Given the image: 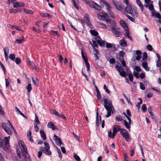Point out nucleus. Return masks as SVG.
<instances>
[{
    "label": "nucleus",
    "mask_w": 161,
    "mask_h": 161,
    "mask_svg": "<svg viewBox=\"0 0 161 161\" xmlns=\"http://www.w3.org/2000/svg\"><path fill=\"white\" fill-rule=\"evenodd\" d=\"M119 43L121 46L125 47L127 46V42L124 37H123L122 39L119 41Z\"/></svg>",
    "instance_id": "nucleus-16"
},
{
    "label": "nucleus",
    "mask_w": 161,
    "mask_h": 161,
    "mask_svg": "<svg viewBox=\"0 0 161 161\" xmlns=\"http://www.w3.org/2000/svg\"><path fill=\"white\" fill-rule=\"evenodd\" d=\"M19 2H16L14 3L13 7L14 8H17L19 7Z\"/></svg>",
    "instance_id": "nucleus-64"
},
{
    "label": "nucleus",
    "mask_w": 161,
    "mask_h": 161,
    "mask_svg": "<svg viewBox=\"0 0 161 161\" xmlns=\"http://www.w3.org/2000/svg\"><path fill=\"white\" fill-rule=\"evenodd\" d=\"M40 133L41 134V136L42 139L45 140L46 139V137L44 131L42 130H41L40 131Z\"/></svg>",
    "instance_id": "nucleus-22"
},
{
    "label": "nucleus",
    "mask_w": 161,
    "mask_h": 161,
    "mask_svg": "<svg viewBox=\"0 0 161 161\" xmlns=\"http://www.w3.org/2000/svg\"><path fill=\"white\" fill-rule=\"evenodd\" d=\"M27 135L29 140L31 142H33V140L31 136V132L30 130H29L27 132Z\"/></svg>",
    "instance_id": "nucleus-19"
},
{
    "label": "nucleus",
    "mask_w": 161,
    "mask_h": 161,
    "mask_svg": "<svg viewBox=\"0 0 161 161\" xmlns=\"http://www.w3.org/2000/svg\"><path fill=\"white\" fill-rule=\"evenodd\" d=\"M93 44L91 42H89V43L92 45V47L94 48H95V47H98V43H97V41L94 40L92 41Z\"/></svg>",
    "instance_id": "nucleus-31"
},
{
    "label": "nucleus",
    "mask_w": 161,
    "mask_h": 161,
    "mask_svg": "<svg viewBox=\"0 0 161 161\" xmlns=\"http://www.w3.org/2000/svg\"><path fill=\"white\" fill-rule=\"evenodd\" d=\"M50 33L52 35H54L56 34L58 37L59 36V35L57 33V32L56 31L51 30L50 31Z\"/></svg>",
    "instance_id": "nucleus-56"
},
{
    "label": "nucleus",
    "mask_w": 161,
    "mask_h": 161,
    "mask_svg": "<svg viewBox=\"0 0 161 161\" xmlns=\"http://www.w3.org/2000/svg\"><path fill=\"white\" fill-rule=\"evenodd\" d=\"M89 4L91 7L98 10H100L101 9V7L94 2L91 1L90 2Z\"/></svg>",
    "instance_id": "nucleus-10"
},
{
    "label": "nucleus",
    "mask_w": 161,
    "mask_h": 161,
    "mask_svg": "<svg viewBox=\"0 0 161 161\" xmlns=\"http://www.w3.org/2000/svg\"><path fill=\"white\" fill-rule=\"evenodd\" d=\"M24 11L26 14H31L32 13V11L27 9H26L25 8L23 9Z\"/></svg>",
    "instance_id": "nucleus-53"
},
{
    "label": "nucleus",
    "mask_w": 161,
    "mask_h": 161,
    "mask_svg": "<svg viewBox=\"0 0 161 161\" xmlns=\"http://www.w3.org/2000/svg\"><path fill=\"white\" fill-rule=\"evenodd\" d=\"M124 123L126 128L130 130V125L131 124H130L129 123H128L125 120H124Z\"/></svg>",
    "instance_id": "nucleus-33"
},
{
    "label": "nucleus",
    "mask_w": 161,
    "mask_h": 161,
    "mask_svg": "<svg viewBox=\"0 0 161 161\" xmlns=\"http://www.w3.org/2000/svg\"><path fill=\"white\" fill-rule=\"evenodd\" d=\"M142 63V67L144 68L146 70L148 71L149 70V69L148 67L147 63L146 62L144 61Z\"/></svg>",
    "instance_id": "nucleus-21"
},
{
    "label": "nucleus",
    "mask_w": 161,
    "mask_h": 161,
    "mask_svg": "<svg viewBox=\"0 0 161 161\" xmlns=\"http://www.w3.org/2000/svg\"><path fill=\"white\" fill-rule=\"evenodd\" d=\"M14 61L17 64H19L21 63V60L20 59L17 57L15 58V59H14Z\"/></svg>",
    "instance_id": "nucleus-45"
},
{
    "label": "nucleus",
    "mask_w": 161,
    "mask_h": 161,
    "mask_svg": "<svg viewBox=\"0 0 161 161\" xmlns=\"http://www.w3.org/2000/svg\"><path fill=\"white\" fill-rule=\"evenodd\" d=\"M34 121L35 122V124L39 125L40 124V122L38 120V117L36 114H35V117Z\"/></svg>",
    "instance_id": "nucleus-39"
},
{
    "label": "nucleus",
    "mask_w": 161,
    "mask_h": 161,
    "mask_svg": "<svg viewBox=\"0 0 161 161\" xmlns=\"http://www.w3.org/2000/svg\"><path fill=\"white\" fill-rule=\"evenodd\" d=\"M5 56H8L9 48L8 47H5L3 49Z\"/></svg>",
    "instance_id": "nucleus-32"
},
{
    "label": "nucleus",
    "mask_w": 161,
    "mask_h": 161,
    "mask_svg": "<svg viewBox=\"0 0 161 161\" xmlns=\"http://www.w3.org/2000/svg\"><path fill=\"white\" fill-rule=\"evenodd\" d=\"M85 63L87 68V71H89L90 69V65L88 63V60H86V61H85Z\"/></svg>",
    "instance_id": "nucleus-38"
},
{
    "label": "nucleus",
    "mask_w": 161,
    "mask_h": 161,
    "mask_svg": "<svg viewBox=\"0 0 161 161\" xmlns=\"http://www.w3.org/2000/svg\"><path fill=\"white\" fill-rule=\"evenodd\" d=\"M97 42L99 45L101 47H104L105 46L104 42L103 40H97Z\"/></svg>",
    "instance_id": "nucleus-28"
},
{
    "label": "nucleus",
    "mask_w": 161,
    "mask_h": 161,
    "mask_svg": "<svg viewBox=\"0 0 161 161\" xmlns=\"http://www.w3.org/2000/svg\"><path fill=\"white\" fill-rule=\"evenodd\" d=\"M133 7L130 4L126 5V7L125 8V11L127 13L130 14L132 17L135 16L133 12Z\"/></svg>",
    "instance_id": "nucleus-7"
},
{
    "label": "nucleus",
    "mask_w": 161,
    "mask_h": 161,
    "mask_svg": "<svg viewBox=\"0 0 161 161\" xmlns=\"http://www.w3.org/2000/svg\"><path fill=\"white\" fill-rule=\"evenodd\" d=\"M86 24L87 26H89L91 28H92L93 26L91 22H90V20H88L86 22Z\"/></svg>",
    "instance_id": "nucleus-47"
},
{
    "label": "nucleus",
    "mask_w": 161,
    "mask_h": 161,
    "mask_svg": "<svg viewBox=\"0 0 161 161\" xmlns=\"http://www.w3.org/2000/svg\"><path fill=\"white\" fill-rule=\"evenodd\" d=\"M89 19H90L89 15L86 13L85 14L83 19V21L85 23H86V22L88 20H90Z\"/></svg>",
    "instance_id": "nucleus-29"
},
{
    "label": "nucleus",
    "mask_w": 161,
    "mask_h": 161,
    "mask_svg": "<svg viewBox=\"0 0 161 161\" xmlns=\"http://www.w3.org/2000/svg\"><path fill=\"white\" fill-rule=\"evenodd\" d=\"M33 30L35 31L36 32L38 33H40L41 32V31L38 29H37L35 28L34 27H32Z\"/></svg>",
    "instance_id": "nucleus-55"
},
{
    "label": "nucleus",
    "mask_w": 161,
    "mask_h": 161,
    "mask_svg": "<svg viewBox=\"0 0 161 161\" xmlns=\"http://www.w3.org/2000/svg\"><path fill=\"white\" fill-rule=\"evenodd\" d=\"M147 48L150 51H152L153 49V48L152 45L150 44H148L147 46Z\"/></svg>",
    "instance_id": "nucleus-54"
},
{
    "label": "nucleus",
    "mask_w": 161,
    "mask_h": 161,
    "mask_svg": "<svg viewBox=\"0 0 161 161\" xmlns=\"http://www.w3.org/2000/svg\"><path fill=\"white\" fill-rule=\"evenodd\" d=\"M108 136L109 137L113 139L114 138L115 136V135L114 134V133H113V134H112V132L111 130L109 131L108 132Z\"/></svg>",
    "instance_id": "nucleus-40"
},
{
    "label": "nucleus",
    "mask_w": 161,
    "mask_h": 161,
    "mask_svg": "<svg viewBox=\"0 0 161 161\" xmlns=\"http://www.w3.org/2000/svg\"><path fill=\"white\" fill-rule=\"evenodd\" d=\"M37 125V124H34L35 130L36 131V132H38V131L39 130L38 127Z\"/></svg>",
    "instance_id": "nucleus-62"
},
{
    "label": "nucleus",
    "mask_w": 161,
    "mask_h": 161,
    "mask_svg": "<svg viewBox=\"0 0 161 161\" xmlns=\"http://www.w3.org/2000/svg\"><path fill=\"white\" fill-rule=\"evenodd\" d=\"M120 23L121 25V26L122 27L125 28V27H126L128 29V28L127 26V24H126V23L125 22V21L123 20H121L120 21Z\"/></svg>",
    "instance_id": "nucleus-37"
},
{
    "label": "nucleus",
    "mask_w": 161,
    "mask_h": 161,
    "mask_svg": "<svg viewBox=\"0 0 161 161\" xmlns=\"http://www.w3.org/2000/svg\"><path fill=\"white\" fill-rule=\"evenodd\" d=\"M106 47L107 48H110L112 47V45L109 43L107 42L106 45Z\"/></svg>",
    "instance_id": "nucleus-61"
},
{
    "label": "nucleus",
    "mask_w": 161,
    "mask_h": 161,
    "mask_svg": "<svg viewBox=\"0 0 161 161\" xmlns=\"http://www.w3.org/2000/svg\"><path fill=\"white\" fill-rule=\"evenodd\" d=\"M90 33L92 35L95 36H97L98 35V32L94 30H90Z\"/></svg>",
    "instance_id": "nucleus-27"
},
{
    "label": "nucleus",
    "mask_w": 161,
    "mask_h": 161,
    "mask_svg": "<svg viewBox=\"0 0 161 161\" xmlns=\"http://www.w3.org/2000/svg\"><path fill=\"white\" fill-rule=\"evenodd\" d=\"M103 88L105 90L106 92L108 94H110V91L109 90L108 88L107 87L106 85H104L103 86Z\"/></svg>",
    "instance_id": "nucleus-50"
},
{
    "label": "nucleus",
    "mask_w": 161,
    "mask_h": 161,
    "mask_svg": "<svg viewBox=\"0 0 161 161\" xmlns=\"http://www.w3.org/2000/svg\"><path fill=\"white\" fill-rule=\"evenodd\" d=\"M24 40V37L23 36H22L21 38L17 39L15 42V43L20 44Z\"/></svg>",
    "instance_id": "nucleus-26"
},
{
    "label": "nucleus",
    "mask_w": 161,
    "mask_h": 161,
    "mask_svg": "<svg viewBox=\"0 0 161 161\" xmlns=\"http://www.w3.org/2000/svg\"><path fill=\"white\" fill-rule=\"evenodd\" d=\"M115 68L118 71L119 73L121 76L124 77H125L127 75L126 74L124 71V68L122 67L121 66L116 65H115Z\"/></svg>",
    "instance_id": "nucleus-5"
},
{
    "label": "nucleus",
    "mask_w": 161,
    "mask_h": 161,
    "mask_svg": "<svg viewBox=\"0 0 161 161\" xmlns=\"http://www.w3.org/2000/svg\"><path fill=\"white\" fill-rule=\"evenodd\" d=\"M33 84L36 86H38L39 81L37 78L35 80L33 77L32 78Z\"/></svg>",
    "instance_id": "nucleus-23"
},
{
    "label": "nucleus",
    "mask_w": 161,
    "mask_h": 161,
    "mask_svg": "<svg viewBox=\"0 0 161 161\" xmlns=\"http://www.w3.org/2000/svg\"><path fill=\"white\" fill-rule=\"evenodd\" d=\"M10 13H15L18 12H20L21 11V9H9Z\"/></svg>",
    "instance_id": "nucleus-24"
},
{
    "label": "nucleus",
    "mask_w": 161,
    "mask_h": 161,
    "mask_svg": "<svg viewBox=\"0 0 161 161\" xmlns=\"http://www.w3.org/2000/svg\"><path fill=\"white\" fill-rule=\"evenodd\" d=\"M10 138V136H8V137L6 136L4 137V140H3V149H5V147H7V146L8 144L9 143V140Z\"/></svg>",
    "instance_id": "nucleus-15"
},
{
    "label": "nucleus",
    "mask_w": 161,
    "mask_h": 161,
    "mask_svg": "<svg viewBox=\"0 0 161 161\" xmlns=\"http://www.w3.org/2000/svg\"><path fill=\"white\" fill-rule=\"evenodd\" d=\"M98 109L97 108L96 111V125L98 127L99 126L100 122H101V116H99L100 119L98 118Z\"/></svg>",
    "instance_id": "nucleus-14"
},
{
    "label": "nucleus",
    "mask_w": 161,
    "mask_h": 161,
    "mask_svg": "<svg viewBox=\"0 0 161 161\" xmlns=\"http://www.w3.org/2000/svg\"><path fill=\"white\" fill-rule=\"evenodd\" d=\"M115 119L117 121H121L123 120L122 117L120 115H119L118 116H116L115 117Z\"/></svg>",
    "instance_id": "nucleus-42"
},
{
    "label": "nucleus",
    "mask_w": 161,
    "mask_h": 161,
    "mask_svg": "<svg viewBox=\"0 0 161 161\" xmlns=\"http://www.w3.org/2000/svg\"><path fill=\"white\" fill-rule=\"evenodd\" d=\"M108 17V14L106 13H103L102 14H100L98 16V17L99 18L100 17L101 18H104L106 22L107 23H111L112 22V23L114 25H115L116 23V22L113 20H112L111 19H108L107 18Z\"/></svg>",
    "instance_id": "nucleus-4"
},
{
    "label": "nucleus",
    "mask_w": 161,
    "mask_h": 161,
    "mask_svg": "<svg viewBox=\"0 0 161 161\" xmlns=\"http://www.w3.org/2000/svg\"><path fill=\"white\" fill-rule=\"evenodd\" d=\"M40 15L42 17L50 18L51 17L50 14L48 13H41Z\"/></svg>",
    "instance_id": "nucleus-25"
},
{
    "label": "nucleus",
    "mask_w": 161,
    "mask_h": 161,
    "mask_svg": "<svg viewBox=\"0 0 161 161\" xmlns=\"http://www.w3.org/2000/svg\"><path fill=\"white\" fill-rule=\"evenodd\" d=\"M73 3V5L77 10L79 9V7L76 4V3L78 1V0H72Z\"/></svg>",
    "instance_id": "nucleus-30"
},
{
    "label": "nucleus",
    "mask_w": 161,
    "mask_h": 161,
    "mask_svg": "<svg viewBox=\"0 0 161 161\" xmlns=\"http://www.w3.org/2000/svg\"><path fill=\"white\" fill-rule=\"evenodd\" d=\"M126 16L127 17V18L130 20L131 21L134 22L135 21V19L131 17L130 15L126 14Z\"/></svg>",
    "instance_id": "nucleus-57"
},
{
    "label": "nucleus",
    "mask_w": 161,
    "mask_h": 161,
    "mask_svg": "<svg viewBox=\"0 0 161 161\" xmlns=\"http://www.w3.org/2000/svg\"><path fill=\"white\" fill-rule=\"evenodd\" d=\"M161 65V60H158L156 62V66L158 67H160Z\"/></svg>",
    "instance_id": "nucleus-60"
},
{
    "label": "nucleus",
    "mask_w": 161,
    "mask_h": 161,
    "mask_svg": "<svg viewBox=\"0 0 161 161\" xmlns=\"http://www.w3.org/2000/svg\"><path fill=\"white\" fill-rule=\"evenodd\" d=\"M74 157L77 161H80L81 160L80 157L75 153L74 154Z\"/></svg>",
    "instance_id": "nucleus-43"
},
{
    "label": "nucleus",
    "mask_w": 161,
    "mask_h": 161,
    "mask_svg": "<svg viewBox=\"0 0 161 161\" xmlns=\"http://www.w3.org/2000/svg\"><path fill=\"white\" fill-rule=\"evenodd\" d=\"M142 57V60L143 61H146L147 60V53L146 52H144L143 53Z\"/></svg>",
    "instance_id": "nucleus-34"
},
{
    "label": "nucleus",
    "mask_w": 161,
    "mask_h": 161,
    "mask_svg": "<svg viewBox=\"0 0 161 161\" xmlns=\"http://www.w3.org/2000/svg\"><path fill=\"white\" fill-rule=\"evenodd\" d=\"M142 110L144 112H145L147 110V108L145 104H143L142 105Z\"/></svg>",
    "instance_id": "nucleus-46"
},
{
    "label": "nucleus",
    "mask_w": 161,
    "mask_h": 161,
    "mask_svg": "<svg viewBox=\"0 0 161 161\" xmlns=\"http://www.w3.org/2000/svg\"><path fill=\"white\" fill-rule=\"evenodd\" d=\"M1 126L2 129L9 135H11L13 130H15L13 126L10 122L9 124L3 123L2 124Z\"/></svg>",
    "instance_id": "nucleus-2"
},
{
    "label": "nucleus",
    "mask_w": 161,
    "mask_h": 161,
    "mask_svg": "<svg viewBox=\"0 0 161 161\" xmlns=\"http://www.w3.org/2000/svg\"><path fill=\"white\" fill-rule=\"evenodd\" d=\"M129 80L131 81H132L133 79V76L131 73H129L128 75Z\"/></svg>",
    "instance_id": "nucleus-48"
},
{
    "label": "nucleus",
    "mask_w": 161,
    "mask_h": 161,
    "mask_svg": "<svg viewBox=\"0 0 161 161\" xmlns=\"http://www.w3.org/2000/svg\"><path fill=\"white\" fill-rule=\"evenodd\" d=\"M111 29L113 33L115 35L116 37H119L122 35L120 31V29L119 28H116L114 26H113L111 27Z\"/></svg>",
    "instance_id": "nucleus-6"
},
{
    "label": "nucleus",
    "mask_w": 161,
    "mask_h": 161,
    "mask_svg": "<svg viewBox=\"0 0 161 161\" xmlns=\"http://www.w3.org/2000/svg\"><path fill=\"white\" fill-rule=\"evenodd\" d=\"M52 113L53 114H55L56 116L58 117L59 114L56 110L53 109L52 111Z\"/></svg>",
    "instance_id": "nucleus-44"
},
{
    "label": "nucleus",
    "mask_w": 161,
    "mask_h": 161,
    "mask_svg": "<svg viewBox=\"0 0 161 161\" xmlns=\"http://www.w3.org/2000/svg\"><path fill=\"white\" fill-rule=\"evenodd\" d=\"M15 55L14 53H13V54H10L9 55L8 57H9V59H11L13 61H14V59L15 58Z\"/></svg>",
    "instance_id": "nucleus-41"
},
{
    "label": "nucleus",
    "mask_w": 161,
    "mask_h": 161,
    "mask_svg": "<svg viewBox=\"0 0 161 161\" xmlns=\"http://www.w3.org/2000/svg\"><path fill=\"white\" fill-rule=\"evenodd\" d=\"M19 145L21 148V150L23 151L25 153L27 154V151L26 146L25 145L24 142L22 141H19Z\"/></svg>",
    "instance_id": "nucleus-9"
},
{
    "label": "nucleus",
    "mask_w": 161,
    "mask_h": 161,
    "mask_svg": "<svg viewBox=\"0 0 161 161\" xmlns=\"http://www.w3.org/2000/svg\"><path fill=\"white\" fill-rule=\"evenodd\" d=\"M0 66H1L3 70V71L4 74H6V71L5 68L3 64L1 62H0Z\"/></svg>",
    "instance_id": "nucleus-49"
},
{
    "label": "nucleus",
    "mask_w": 161,
    "mask_h": 161,
    "mask_svg": "<svg viewBox=\"0 0 161 161\" xmlns=\"http://www.w3.org/2000/svg\"><path fill=\"white\" fill-rule=\"evenodd\" d=\"M45 153H46L48 155H51L52 154L51 152L49 150V148H47Z\"/></svg>",
    "instance_id": "nucleus-52"
},
{
    "label": "nucleus",
    "mask_w": 161,
    "mask_h": 161,
    "mask_svg": "<svg viewBox=\"0 0 161 161\" xmlns=\"http://www.w3.org/2000/svg\"><path fill=\"white\" fill-rule=\"evenodd\" d=\"M140 89L143 90H145V87L144 85L143 84V83L142 82H141L140 83Z\"/></svg>",
    "instance_id": "nucleus-51"
},
{
    "label": "nucleus",
    "mask_w": 161,
    "mask_h": 161,
    "mask_svg": "<svg viewBox=\"0 0 161 161\" xmlns=\"http://www.w3.org/2000/svg\"><path fill=\"white\" fill-rule=\"evenodd\" d=\"M124 160L125 161H129L128 160V157L125 153H124Z\"/></svg>",
    "instance_id": "nucleus-63"
},
{
    "label": "nucleus",
    "mask_w": 161,
    "mask_h": 161,
    "mask_svg": "<svg viewBox=\"0 0 161 161\" xmlns=\"http://www.w3.org/2000/svg\"><path fill=\"white\" fill-rule=\"evenodd\" d=\"M47 126L48 128H51L53 130H55L57 129V128L55 126L54 124L52 122H49L47 124Z\"/></svg>",
    "instance_id": "nucleus-17"
},
{
    "label": "nucleus",
    "mask_w": 161,
    "mask_h": 161,
    "mask_svg": "<svg viewBox=\"0 0 161 161\" xmlns=\"http://www.w3.org/2000/svg\"><path fill=\"white\" fill-rule=\"evenodd\" d=\"M81 53L82 58L83 59L84 61H86V60H88L87 53L86 52H84L83 49L81 50Z\"/></svg>",
    "instance_id": "nucleus-18"
},
{
    "label": "nucleus",
    "mask_w": 161,
    "mask_h": 161,
    "mask_svg": "<svg viewBox=\"0 0 161 161\" xmlns=\"http://www.w3.org/2000/svg\"><path fill=\"white\" fill-rule=\"evenodd\" d=\"M28 64L33 69H35L37 72L39 71V69L38 67L33 62H31L29 60L28 61Z\"/></svg>",
    "instance_id": "nucleus-12"
},
{
    "label": "nucleus",
    "mask_w": 161,
    "mask_h": 161,
    "mask_svg": "<svg viewBox=\"0 0 161 161\" xmlns=\"http://www.w3.org/2000/svg\"><path fill=\"white\" fill-rule=\"evenodd\" d=\"M125 54V52L123 51H121L119 52V56L120 58H122L123 59H124V56Z\"/></svg>",
    "instance_id": "nucleus-35"
},
{
    "label": "nucleus",
    "mask_w": 161,
    "mask_h": 161,
    "mask_svg": "<svg viewBox=\"0 0 161 161\" xmlns=\"http://www.w3.org/2000/svg\"><path fill=\"white\" fill-rule=\"evenodd\" d=\"M104 107L106 110L107 111V114L106 115V117H109L111 115V112L113 113L112 108L114 109L113 107L112 103L110 102H108L107 99L104 98Z\"/></svg>",
    "instance_id": "nucleus-1"
},
{
    "label": "nucleus",
    "mask_w": 161,
    "mask_h": 161,
    "mask_svg": "<svg viewBox=\"0 0 161 161\" xmlns=\"http://www.w3.org/2000/svg\"><path fill=\"white\" fill-rule=\"evenodd\" d=\"M109 62L110 64H114L115 62V60L114 58H112L109 60Z\"/></svg>",
    "instance_id": "nucleus-59"
},
{
    "label": "nucleus",
    "mask_w": 161,
    "mask_h": 161,
    "mask_svg": "<svg viewBox=\"0 0 161 161\" xmlns=\"http://www.w3.org/2000/svg\"><path fill=\"white\" fill-rule=\"evenodd\" d=\"M53 139L58 146H60L63 144L61 139L55 134L54 135Z\"/></svg>",
    "instance_id": "nucleus-11"
},
{
    "label": "nucleus",
    "mask_w": 161,
    "mask_h": 161,
    "mask_svg": "<svg viewBox=\"0 0 161 161\" xmlns=\"http://www.w3.org/2000/svg\"><path fill=\"white\" fill-rule=\"evenodd\" d=\"M120 133L121 135L125 138L126 140H128V138H130L126 130L121 129L120 131Z\"/></svg>",
    "instance_id": "nucleus-8"
},
{
    "label": "nucleus",
    "mask_w": 161,
    "mask_h": 161,
    "mask_svg": "<svg viewBox=\"0 0 161 161\" xmlns=\"http://www.w3.org/2000/svg\"><path fill=\"white\" fill-rule=\"evenodd\" d=\"M121 127L120 125H115L113 128V131L114 133V135H115L117 133V132L119 131H120Z\"/></svg>",
    "instance_id": "nucleus-13"
},
{
    "label": "nucleus",
    "mask_w": 161,
    "mask_h": 161,
    "mask_svg": "<svg viewBox=\"0 0 161 161\" xmlns=\"http://www.w3.org/2000/svg\"><path fill=\"white\" fill-rule=\"evenodd\" d=\"M136 2L138 5L140 7L142 11V12H143L144 9V6L141 2L140 1V0H136Z\"/></svg>",
    "instance_id": "nucleus-20"
},
{
    "label": "nucleus",
    "mask_w": 161,
    "mask_h": 161,
    "mask_svg": "<svg viewBox=\"0 0 161 161\" xmlns=\"http://www.w3.org/2000/svg\"><path fill=\"white\" fill-rule=\"evenodd\" d=\"M103 3L105 4L106 9L108 13L110 15L112 18L114 19L115 17V15L110 9L111 8V6L109 3L105 0H103Z\"/></svg>",
    "instance_id": "nucleus-3"
},
{
    "label": "nucleus",
    "mask_w": 161,
    "mask_h": 161,
    "mask_svg": "<svg viewBox=\"0 0 161 161\" xmlns=\"http://www.w3.org/2000/svg\"><path fill=\"white\" fill-rule=\"evenodd\" d=\"M26 89H27L28 92H30L32 89L31 84L29 83L26 87Z\"/></svg>",
    "instance_id": "nucleus-36"
},
{
    "label": "nucleus",
    "mask_w": 161,
    "mask_h": 161,
    "mask_svg": "<svg viewBox=\"0 0 161 161\" xmlns=\"http://www.w3.org/2000/svg\"><path fill=\"white\" fill-rule=\"evenodd\" d=\"M148 8L151 11L153 10L154 9L153 5L152 3L150 4L149 5Z\"/></svg>",
    "instance_id": "nucleus-58"
}]
</instances>
